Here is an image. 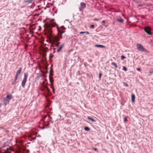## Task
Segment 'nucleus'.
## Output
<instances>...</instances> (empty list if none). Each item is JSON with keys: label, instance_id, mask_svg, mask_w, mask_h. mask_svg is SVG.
<instances>
[{"label": "nucleus", "instance_id": "1", "mask_svg": "<svg viewBox=\"0 0 153 153\" xmlns=\"http://www.w3.org/2000/svg\"><path fill=\"white\" fill-rule=\"evenodd\" d=\"M54 20V19H52V20L47 22L45 25L46 27L48 29L49 31H51L52 28L54 27L56 25V23L53 21Z\"/></svg>", "mask_w": 153, "mask_h": 153}, {"label": "nucleus", "instance_id": "2", "mask_svg": "<svg viewBox=\"0 0 153 153\" xmlns=\"http://www.w3.org/2000/svg\"><path fill=\"white\" fill-rule=\"evenodd\" d=\"M28 75V72L25 73L24 74V77L22 82V86L23 88H25V85Z\"/></svg>", "mask_w": 153, "mask_h": 153}, {"label": "nucleus", "instance_id": "3", "mask_svg": "<svg viewBox=\"0 0 153 153\" xmlns=\"http://www.w3.org/2000/svg\"><path fill=\"white\" fill-rule=\"evenodd\" d=\"M137 49L142 52H147V51L141 45L138 43L137 44Z\"/></svg>", "mask_w": 153, "mask_h": 153}, {"label": "nucleus", "instance_id": "4", "mask_svg": "<svg viewBox=\"0 0 153 153\" xmlns=\"http://www.w3.org/2000/svg\"><path fill=\"white\" fill-rule=\"evenodd\" d=\"M145 32L149 35H152V33L151 32V29L149 26H146L144 28Z\"/></svg>", "mask_w": 153, "mask_h": 153}, {"label": "nucleus", "instance_id": "5", "mask_svg": "<svg viewBox=\"0 0 153 153\" xmlns=\"http://www.w3.org/2000/svg\"><path fill=\"white\" fill-rule=\"evenodd\" d=\"M53 121H52L51 120H50L47 122L46 123H45V125L46 126V128H48L50 127L51 124H53Z\"/></svg>", "mask_w": 153, "mask_h": 153}, {"label": "nucleus", "instance_id": "6", "mask_svg": "<svg viewBox=\"0 0 153 153\" xmlns=\"http://www.w3.org/2000/svg\"><path fill=\"white\" fill-rule=\"evenodd\" d=\"M35 0H25L23 1V3L24 4L27 5L32 3Z\"/></svg>", "mask_w": 153, "mask_h": 153}, {"label": "nucleus", "instance_id": "7", "mask_svg": "<svg viewBox=\"0 0 153 153\" xmlns=\"http://www.w3.org/2000/svg\"><path fill=\"white\" fill-rule=\"evenodd\" d=\"M51 41H53L54 43H56L58 41H59V39L56 37L53 36L51 38Z\"/></svg>", "mask_w": 153, "mask_h": 153}, {"label": "nucleus", "instance_id": "8", "mask_svg": "<svg viewBox=\"0 0 153 153\" xmlns=\"http://www.w3.org/2000/svg\"><path fill=\"white\" fill-rule=\"evenodd\" d=\"M22 70V68H19V69L17 71V72L16 73V75L15 76V77H16V79L17 78H18V76L20 74Z\"/></svg>", "mask_w": 153, "mask_h": 153}, {"label": "nucleus", "instance_id": "9", "mask_svg": "<svg viewBox=\"0 0 153 153\" xmlns=\"http://www.w3.org/2000/svg\"><path fill=\"white\" fill-rule=\"evenodd\" d=\"M80 5L81 6V7L82 9H83L86 7V4L83 2H81L80 3Z\"/></svg>", "mask_w": 153, "mask_h": 153}, {"label": "nucleus", "instance_id": "10", "mask_svg": "<svg viewBox=\"0 0 153 153\" xmlns=\"http://www.w3.org/2000/svg\"><path fill=\"white\" fill-rule=\"evenodd\" d=\"M4 104L5 106L9 103V100L5 98H4Z\"/></svg>", "mask_w": 153, "mask_h": 153}, {"label": "nucleus", "instance_id": "11", "mask_svg": "<svg viewBox=\"0 0 153 153\" xmlns=\"http://www.w3.org/2000/svg\"><path fill=\"white\" fill-rule=\"evenodd\" d=\"M57 29L58 33H60L61 35H62V33L65 32L64 31H63L62 30H60L58 27H57Z\"/></svg>", "mask_w": 153, "mask_h": 153}, {"label": "nucleus", "instance_id": "12", "mask_svg": "<svg viewBox=\"0 0 153 153\" xmlns=\"http://www.w3.org/2000/svg\"><path fill=\"white\" fill-rule=\"evenodd\" d=\"M6 98V99H7L8 100H10L12 99L13 96L11 95H7V96Z\"/></svg>", "mask_w": 153, "mask_h": 153}, {"label": "nucleus", "instance_id": "13", "mask_svg": "<svg viewBox=\"0 0 153 153\" xmlns=\"http://www.w3.org/2000/svg\"><path fill=\"white\" fill-rule=\"evenodd\" d=\"M64 46V44H63L61 45V46L58 49L57 52V53H59L60 51L62 49V47Z\"/></svg>", "mask_w": 153, "mask_h": 153}, {"label": "nucleus", "instance_id": "14", "mask_svg": "<svg viewBox=\"0 0 153 153\" xmlns=\"http://www.w3.org/2000/svg\"><path fill=\"white\" fill-rule=\"evenodd\" d=\"M117 21L120 23H123V20L121 18H118L117 19Z\"/></svg>", "mask_w": 153, "mask_h": 153}, {"label": "nucleus", "instance_id": "15", "mask_svg": "<svg viewBox=\"0 0 153 153\" xmlns=\"http://www.w3.org/2000/svg\"><path fill=\"white\" fill-rule=\"evenodd\" d=\"M95 46L97 47H100V48H105V47L103 45H95Z\"/></svg>", "mask_w": 153, "mask_h": 153}, {"label": "nucleus", "instance_id": "16", "mask_svg": "<svg viewBox=\"0 0 153 153\" xmlns=\"http://www.w3.org/2000/svg\"><path fill=\"white\" fill-rule=\"evenodd\" d=\"M135 96L134 94H133L131 95V100L133 102H134L135 101Z\"/></svg>", "mask_w": 153, "mask_h": 153}, {"label": "nucleus", "instance_id": "17", "mask_svg": "<svg viewBox=\"0 0 153 153\" xmlns=\"http://www.w3.org/2000/svg\"><path fill=\"white\" fill-rule=\"evenodd\" d=\"M111 65H114L115 67V68H117L118 67L116 63H115L114 62H112L111 63Z\"/></svg>", "mask_w": 153, "mask_h": 153}, {"label": "nucleus", "instance_id": "18", "mask_svg": "<svg viewBox=\"0 0 153 153\" xmlns=\"http://www.w3.org/2000/svg\"><path fill=\"white\" fill-rule=\"evenodd\" d=\"M87 118L88 119L91 120L93 122H95L96 121V120H94V119L91 118L89 117H88Z\"/></svg>", "mask_w": 153, "mask_h": 153}, {"label": "nucleus", "instance_id": "19", "mask_svg": "<svg viewBox=\"0 0 153 153\" xmlns=\"http://www.w3.org/2000/svg\"><path fill=\"white\" fill-rule=\"evenodd\" d=\"M49 81L51 84H53L54 81L51 77L49 78Z\"/></svg>", "mask_w": 153, "mask_h": 153}, {"label": "nucleus", "instance_id": "20", "mask_svg": "<svg viewBox=\"0 0 153 153\" xmlns=\"http://www.w3.org/2000/svg\"><path fill=\"white\" fill-rule=\"evenodd\" d=\"M17 79H18V78H17L16 79V77H15L14 81L12 83V85H13L16 83V81L17 80Z\"/></svg>", "mask_w": 153, "mask_h": 153}, {"label": "nucleus", "instance_id": "21", "mask_svg": "<svg viewBox=\"0 0 153 153\" xmlns=\"http://www.w3.org/2000/svg\"><path fill=\"white\" fill-rule=\"evenodd\" d=\"M84 129L86 131H88L90 130V129L88 127H85L84 128Z\"/></svg>", "mask_w": 153, "mask_h": 153}, {"label": "nucleus", "instance_id": "22", "mask_svg": "<svg viewBox=\"0 0 153 153\" xmlns=\"http://www.w3.org/2000/svg\"><path fill=\"white\" fill-rule=\"evenodd\" d=\"M54 44L56 46H58L60 44V42H59V41H58V42H56Z\"/></svg>", "mask_w": 153, "mask_h": 153}, {"label": "nucleus", "instance_id": "23", "mask_svg": "<svg viewBox=\"0 0 153 153\" xmlns=\"http://www.w3.org/2000/svg\"><path fill=\"white\" fill-rule=\"evenodd\" d=\"M123 70H124V71H127V68L125 66H123Z\"/></svg>", "mask_w": 153, "mask_h": 153}, {"label": "nucleus", "instance_id": "24", "mask_svg": "<svg viewBox=\"0 0 153 153\" xmlns=\"http://www.w3.org/2000/svg\"><path fill=\"white\" fill-rule=\"evenodd\" d=\"M126 57L123 55H122L121 56V59L123 60L124 59L126 58Z\"/></svg>", "mask_w": 153, "mask_h": 153}, {"label": "nucleus", "instance_id": "25", "mask_svg": "<svg viewBox=\"0 0 153 153\" xmlns=\"http://www.w3.org/2000/svg\"><path fill=\"white\" fill-rule=\"evenodd\" d=\"M51 88L52 89H54V88L53 84H51Z\"/></svg>", "mask_w": 153, "mask_h": 153}, {"label": "nucleus", "instance_id": "26", "mask_svg": "<svg viewBox=\"0 0 153 153\" xmlns=\"http://www.w3.org/2000/svg\"><path fill=\"white\" fill-rule=\"evenodd\" d=\"M123 84L124 85V86H126L128 87V85L126 83V82H124Z\"/></svg>", "mask_w": 153, "mask_h": 153}, {"label": "nucleus", "instance_id": "27", "mask_svg": "<svg viewBox=\"0 0 153 153\" xmlns=\"http://www.w3.org/2000/svg\"><path fill=\"white\" fill-rule=\"evenodd\" d=\"M93 149L96 152H98L97 149V148H93Z\"/></svg>", "mask_w": 153, "mask_h": 153}, {"label": "nucleus", "instance_id": "28", "mask_svg": "<svg viewBox=\"0 0 153 153\" xmlns=\"http://www.w3.org/2000/svg\"><path fill=\"white\" fill-rule=\"evenodd\" d=\"M91 27L92 28H94V25H91Z\"/></svg>", "mask_w": 153, "mask_h": 153}, {"label": "nucleus", "instance_id": "29", "mask_svg": "<svg viewBox=\"0 0 153 153\" xmlns=\"http://www.w3.org/2000/svg\"><path fill=\"white\" fill-rule=\"evenodd\" d=\"M101 76H102L101 73H99V77L100 79L101 78Z\"/></svg>", "mask_w": 153, "mask_h": 153}, {"label": "nucleus", "instance_id": "30", "mask_svg": "<svg viewBox=\"0 0 153 153\" xmlns=\"http://www.w3.org/2000/svg\"><path fill=\"white\" fill-rule=\"evenodd\" d=\"M136 69L137 71H140V68H136Z\"/></svg>", "mask_w": 153, "mask_h": 153}, {"label": "nucleus", "instance_id": "31", "mask_svg": "<svg viewBox=\"0 0 153 153\" xmlns=\"http://www.w3.org/2000/svg\"><path fill=\"white\" fill-rule=\"evenodd\" d=\"M124 121L125 122H126L127 121V118L126 117H125V118H124Z\"/></svg>", "mask_w": 153, "mask_h": 153}, {"label": "nucleus", "instance_id": "32", "mask_svg": "<svg viewBox=\"0 0 153 153\" xmlns=\"http://www.w3.org/2000/svg\"><path fill=\"white\" fill-rule=\"evenodd\" d=\"M85 33V32H80V34H82Z\"/></svg>", "mask_w": 153, "mask_h": 153}, {"label": "nucleus", "instance_id": "33", "mask_svg": "<svg viewBox=\"0 0 153 153\" xmlns=\"http://www.w3.org/2000/svg\"><path fill=\"white\" fill-rule=\"evenodd\" d=\"M85 33H86L87 34H89V33H89L88 32V31H85Z\"/></svg>", "mask_w": 153, "mask_h": 153}, {"label": "nucleus", "instance_id": "34", "mask_svg": "<svg viewBox=\"0 0 153 153\" xmlns=\"http://www.w3.org/2000/svg\"><path fill=\"white\" fill-rule=\"evenodd\" d=\"M94 21H98L99 20L98 19H94Z\"/></svg>", "mask_w": 153, "mask_h": 153}, {"label": "nucleus", "instance_id": "35", "mask_svg": "<svg viewBox=\"0 0 153 153\" xmlns=\"http://www.w3.org/2000/svg\"><path fill=\"white\" fill-rule=\"evenodd\" d=\"M52 91H53V93H54V92H55V89L54 88V89H52Z\"/></svg>", "mask_w": 153, "mask_h": 153}, {"label": "nucleus", "instance_id": "36", "mask_svg": "<svg viewBox=\"0 0 153 153\" xmlns=\"http://www.w3.org/2000/svg\"><path fill=\"white\" fill-rule=\"evenodd\" d=\"M102 22L103 23H105V21H104V20L102 21Z\"/></svg>", "mask_w": 153, "mask_h": 153}, {"label": "nucleus", "instance_id": "37", "mask_svg": "<svg viewBox=\"0 0 153 153\" xmlns=\"http://www.w3.org/2000/svg\"><path fill=\"white\" fill-rule=\"evenodd\" d=\"M64 26H62L61 27V28H62V29H63V28H64Z\"/></svg>", "mask_w": 153, "mask_h": 153}, {"label": "nucleus", "instance_id": "38", "mask_svg": "<svg viewBox=\"0 0 153 153\" xmlns=\"http://www.w3.org/2000/svg\"><path fill=\"white\" fill-rule=\"evenodd\" d=\"M45 128V127H44L42 128V129H44Z\"/></svg>", "mask_w": 153, "mask_h": 153}, {"label": "nucleus", "instance_id": "39", "mask_svg": "<svg viewBox=\"0 0 153 153\" xmlns=\"http://www.w3.org/2000/svg\"><path fill=\"white\" fill-rule=\"evenodd\" d=\"M1 104H0V107H1Z\"/></svg>", "mask_w": 153, "mask_h": 153}, {"label": "nucleus", "instance_id": "40", "mask_svg": "<svg viewBox=\"0 0 153 153\" xmlns=\"http://www.w3.org/2000/svg\"><path fill=\"white\" fill-rule=\"evenodd\" d=\"M113 58L114 59H115V58L114 57H113Z\"/></svg>", "mask_w": 153, "mask_h": 153}, {"label": "nucleus", "instance_id": "41", "mask_svg": "<svg viewBox=\"0 0 153 153\" xmlns=\"http://www.w3.org/2000/svg\"><path fill=\"white\" fill-rule=\"evenodd\" d=\"M47 89L48 90V88H47Z\"/></svg>", "mask_w": 153, "mask_h": 153}]
</instances>
